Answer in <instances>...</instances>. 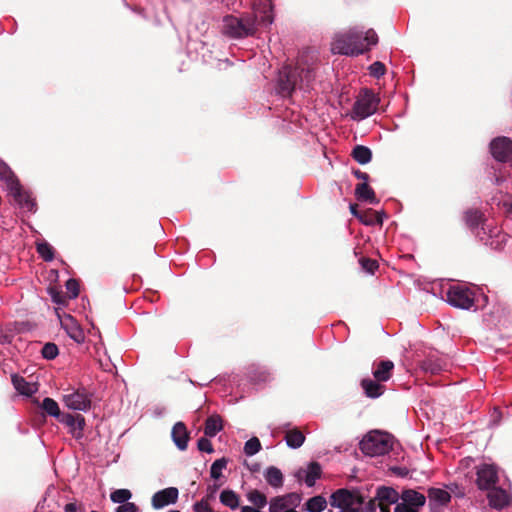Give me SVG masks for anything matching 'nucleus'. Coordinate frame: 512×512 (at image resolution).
Returning a JSON list of instances; mask_svg holds the SVG:
<instances>
[{
	"label": "nucleus",
	"mask_w": 512,
	"mask_h": 512,
	"mask_svg": "<svg viewBox=\"0 0 512 512\" xmlns=\"http://www.w3.org/2000/svg\"><path fill=\"white\" fill-rule=\"evenodd\" d=\"M264 477L267 483L274 488H280L283 485V474L280 469L275 466L269 467L265 471Z\"/></svg>",
	"instance_id": "nucleus-29"
},
{
	"label": "nucleus",
	"mask_w": 512,
	"mask_h": 512,
	"mask_svg": "<svg viewBox=\"0 0 512 512\" xmlns=\"http://www.w3.org/2000/svg\"><path fill=\"white\" fill-rule=\"evenodd\" d=\"M37 252L45 261H52L54 258V249L47 242L39 243L37 245Z\"/></svg>",
	"instance_id": "nucleus-37"
},
{
	"label": "nucleus",
	"mask_w": 512,
	"mask_h": 512,
	"mask_svg": "<svg viewBox=\"0 0 512 512\" xmlns=\"http://www.w3.org/2000/svg\"><path fill=\"white\" fill-rule=\"evenodd\" d=\"M390 505L386 502H378V506L381 512H390Z\"/></svg>",
	"instance_id": "nucleus-57"
},
{
	"label": "nucleus",
	"mask_w": 512,
	"mask_h": 512,
	"mask_svg": "<svg viewBox=\"0 0 512 512\" xmlns=\"http://www.w3.org/2000/svg\"><path fill=\"white\" fill-rule=\"evenodd\" d=\"M255 18H238L227 15L223 18L222 33L231 38H243L255 32Z\"/></svg>",
	"instance_id": "nucleus-4"
},
{
	"label": "nucleus",
	"mask_w": 512,
	"mask_h": 512,
	"mask_svg": "<svg viewBox=\"0 0 512 512\" xmlns=\"http://www.w3.org/2000/svg\"><path fill=\"white\" fill-rule=\"evenodd\" d=\"M359 264L361 265L364 271L370 274H374L379 267L377 260L368 257H361L359 259Z\"/></svg>",
	"instance_id": "nucleus-39"
},
{
	"label": "nucleus",
	"mask_w": 512,
	"mask_h": 512,
	"mask_svg": "<svg viewBox=\"0 0 512 512\" xmlns=\"http://www.w3.org/2000/svg\"><path fill=\"white\" fill-rule=\"evenodd\" d=\"M285 440L290 448L297 449L304 443L305 436L298 428H293L286 431Z\"/></svg>",
	"instance_id": "nucleus-28"
},
{
	"label": "nucleus",
	"mask_w": 512,
	"mask_h": 512,
	"mask_svg": "<svg viewBox=\"0 0 512 512\" xmlns=\"http://www.w3.org/2000/svg\"><path fill=\"white\" fill-rule=\"evenodd\" d=\"M60 423L70 428V432L76 439L83 436L85 427V418L81 414L63 413L59 420Z\"/></svg>",
	"instance_id": "nucleus-13"
},
{
	"label": "nucleus",
	"mask_w": 512,
	"mask_h": 512,
	"mask_svg": "<svg viewBox=\"0 0 512 512\" xmlns=\"http://www.w3.org/2000/svg\"><path fill=\"white\" fill-rule=\"evenodd\" d=\"M362 40L364 41V44L369 48V46H374L378 43V35L373 29H368L365 32L364 37L362 36Z\"/></svg>",
	"instance_id": "nucleus-45"
},
{
	"label": "nucleus",
	"mask_w": 512,
	"mask_h": 512,
	"mask_svg": "<svg viewBox=\"0 0 512 512\" xmlns=\"http://www.w3.org/2000/svg\"><path fill=\"white\" fill-rule=\"evenodd\" d=\"M428 499L430 505L445 506L451 500V495L446 490L440 488H429Z\"/></svg>",
	"instance_id": "nucleus-23"
},
{
	"label": "nucleus",
	"mask_w": 512,
	"mask_h": 512,
	"mask_svg": "<svg viewBox=\"0 0 512 512\" xmlns=\"http://www.w3.org/2000/svg\"><path fill=\"white\" fill-rule=\"evenodd\" d=\"M0 180L4 181L17 201L26 207L32 206L30 197L23 192L21 183L9 165L0 159Z\"/></svg>",
	"instance_id": "nucleus-6"
},
{
	"label": "nucleus",
	"mask_w": 512,
	"mask_h": 512,
	"mask_svg": "<svg viewBox=\"0 0 512 512\" xmlns=\"http://www.w3.org/2000/svg\"><path fill=\"white\" fill-rule=\"evenodd\" d=\"M244 465L247 466V468L251 471V472H254L256 471V463H248L246 460L244 461Z\"/></svg>",
	"instance_id": "nucleus-61"
},
{
	"label": "nucleus",
	"mask_w": 512,
	"mask_h": 512,
	"mask_svg": "<svg viewBox=\"0 0 512 512\" xmlns=\"http://www.w3.org/2000/svg\"><path fill=\"white\" fill-rule=\"evenodd\" d=\"M42 356L47 360H52L57 357L59 350L56 344L48 342L42 348Z\"/></svg>",
	"instance_id": "nucleus-40"
},
{
	"label": "nucleus",
	"mask_w": 512,
	"mask_h": 512,
	"mask_svg": "<svg viewBox=\"0 0 512 512\" xmlns=\"http://www.w3.org/2000/svg\"><path fill=\"white\" fill-rule=\"evenodd\" d=\"M394 369V363L391 360H380L374 363L373 376L378 382H387Z\"/></svg>",
	"instance_id": "nucleus-16"
},
{
	"label": "nucleus",
	"mask_w": 512,
	"mask_h": 512,
	"mask_svg": "<svg viewBox=\"0 0 512 512\" xmlns=\"http://www.w3.org/2000/svg\"><path fill=\"white\" fill-rule=\"evenodd\" d=\"M64 512H84V508L81 504L74 501L64 506Z\"/></svg>",
	"instance_id": "nucleus-51"
},
{
	"label": "nucleus",
	"mask_w": 512,
	"mask_h": 512,
	"mask_svg": "<svg viewBox=\"0 0 512 512\" xmlns=\"http://www.w3.org/2000/svg\"><path fill=\"white\" fill-rule=\"evenodd\" d=\"M241 512H256V507L252 506H243L241 508Z\"/></svg>",
	"instance_id": "nucleus-63"
},
{
	"label": "nucleus",
	"mask_w": 512,
	"mask_h": 512,
	"mask_svg": "<svg viewBox=\"0 0 512 512\" xmlns=\"http://www.w3.org/2000/svg\"><path fill=\"white\" fill-rule=\"evenodd\" d=\"M330 46V50L333 54L351 57L363 55L370 50L362 40V31L355 27L344 32L336 33Z\"/></svg>",
	"instance_id": "nucleus-2"
},
{
	"label": "nucleus",
	"mask_w": 512,
	"mask_h": 512,
	"mask_svg": "<svg viewBox=\"0 0 512 512\" xmlns=\"http://www.w3.org/2000/svg\"><path fill=\"white\" fill-rule=\"evenodd\" d=\"M381 383L382 382H378L376 379L372 380L370 378H365L361 380L360 385L367 397L378 398L385 391V386Z\"/></svg>",
	"instance_id": "nucleus-20"
},
{
	"label": "nucleus",
	"mask_w": 512,
	"mask_h": 512,
	"mask_svg": "<svg viewBox=\"0 0 512 512\" xmlns=\"http://www.w3.org/2000/svg\"><path fill=\"white\" fill-rule=\"evenodd\" d=\"M476 484L480 490H490L498 482V470L491 464H482L477 467Z\"/></svg>",
	"instance_id": "nucleus-9"
},
{
	"label": "nucleus",
	"mask_w": 512,
	"mask_h": 512,
	"mask_svg": "<svg viewBox=\"0 0 512 512\" xmlns=\"http://www.w3.org/2000/svg\"><path fill=\"white\" fill-rule=\"evenodd\" d=\"M61 327L66 331L67 335L77 343H82L85 340V334L77 320L71 316L66 315L61 319Z\"/></svg>",
	"instance_id": "nucleus-14"
},
{
	"label": "nucleus",
	"mask_w": 512,
	"mask_h": 512,
	"mask_svg": "<svg viewBox=\"0 0 512 512\" xmlns=\"http://www.w3.org/2000/svg\"><path fill=\"white\" fill-rule=\"evenodd\" d=\"M392 447V436L378 430L367 433L359 443L362 453L370 457L385 455Z\"/></svg>",
	"instance_id": "nucleus-3"
},
{
	"label": "nucleus",
	"mask_w": 512,
	"mask_h": 512,
	"mask_svg": "<svg viewBox=\"0 0 512 512\" xmlns=\"http://www.w3.org/2000/svg\"><path fill=\"white\" fill-rule=\"evenodd\" d=\"M380 98L370 89H362L353 104L352 119H365L374 114Z\"/></svg>",
	"instance_id": "nucleus-5"
},
{
	"label": "nucleus",
	"mask_w": 512,
	"mask_h": 512,
	"mask_svg": "<svg viewBox=\"0 0 512 512\" xmlns=\"http://www.w3.org/2000/svg\"><path fill=\"white\" fill-rule=\"evenodd\" d=\"M220 502L231 509H236L239 506V497L234 491L225 489L220 494Z\"/></svg>",
	"instance_id": "nucleus-32"
},
{
	"label": "nucleus",
	"mask_w": 512,
	"mask_h": 512,
	"mask_svg": "<svg viewBox=\"0 0 512 512\" xmlns=\"http://www.w3.org/2000/svg\"><path fill=\"white\" fill-rule=\"evenodd\" d=\"M394 471L400 476H406L408 471L405 468H396Z\"/></svg>",
	"instance_id": "nucleus-60"
},
{
	"label": "nucleus",
	"mask_w": 512,
	"mask_h": 512,
	"mask_svg": "<svg viewBox=\"0 0 512 512\" xmlns=\"http://www.w3.org/2000/svg\"><path fill=\"white\" fill-rule=\"evenodd\" d=\"M266 504V496L263 493L258 492V509L264 507Z\"/></svg>",
	"instance_id": "nucleus-56"
},
{
	"label": "nucleus",
	"mask_w": 512,
	"mask_h": 512,
	"mask_svg": "<svg viewBox=\"0 0 512 512\" xmlns=\"http://www.w3.org/2000/svg\"><path fill=\"white\" fill-rule=\"evenodd\" d=\"M376 501H378V499H376V496L370 499L365 505V510L368 512H374L376 510Z\"/></svg>",
	"instance_id": "nucleus-55"
},
{
	"label": "nucleus",
	"mask_w": 512,
	"mask_h": 512,
	"mask_svg": "<svg viewBox=\"0 0 512 512\" xmlns=\"http://www.w3.org/2000/svg\"><path fill=\"white\" fill-rule=\"evenodd\" d=\"M384 215V212H377L371 208H368L361 211V213L358 216V219L360 220L361 223L367 226H372L375 224L382 225Z\"/></svg>",
	"instance_id": "nucleus-24"
},
{
	"label": "nucleus",
	"mask_w": 512,
	"mask_h": 512,
	"mask_svg": "<svg viewBox=\"0 0 512 512\" xmlns=\"http://www.w3.org/2000/svg\"><path fill=\"white\" fill-rule=\"evenodd\" d=\"M197 446L202 452L212 453L214 451L211 441L206 437H201L198 440Z\"/></svg>",
	"instance_id": "nucleus-46"
},
{
	"label": "nucleus",
	"mask_w": 512,
	"mask_h": 512,
	"mask_svg": "<svg viewBox=\"0 0 512 512\" xmlns=\"http://www.w3.org/2000/svg\"><path fill=\"white\" fill-rule=\"evenodd\" d=\"M193 508L195 512H214L208 502L204 499L195 503Z\"/></svg>",
	"instance_id": "nucleus-49"
},
{
	"label": "nucleus",
	"mask_w": 512,
	"mask_h": 512,
	"mask_svg": "<svg viewBox=\"0 0 512 512\" xmlns=\"http://www.w3.org/2000/svg\"><path fill=\"white\" fill-rule=\"evenodd\" d=\"M11 381L14 388L22 395L31 396L37 391L33 384L27 382L24 377L18 374H13Z\"/></svg>",
	"instance_id": "nucleus-25"
},
{
	"label": "nucleus",
	"mask_w": 512,
	"mask_h": 512,
	"mask_svg": "<svg viewBox=\"0 0 512 512\" xmlns=\"http://www.w3.org/2000/svg\"><path fill=\"white\" fill-rule=\"evenodd\" d=\"M351 156L353 159L361 165L367 164L372 159L371 150L363 145H357L353 148L351 152Z\"/></svg>",
	"instance_id": "nucleus-30"
},
{
	"label": "nucleus",
	"mask_w": 512,
	"mask_h": 512,
	"mask_svg": "<svg viewBox=\"0 0 512 512\" xmlns=\"http://www.w3.org/2000/svg\"><path fill=\"white\" fill-rule=\"evenodd\" d=\"M132 497V493L128 489H117L110 494L111 501L114 503L125 504L128 503Z\"/></svg>",
	"instance_id": "nucleus-35"
},
{
	"label": "nucleus",
	"mask_w": 512,
	"mask_h": 512,
	"mask_svg": "<svg viewBox=\"0 0 512 512\" xmlns=\"http://www.w3.org/2000/svg\"><path fill=\"white\" fill-rule=\"evenodd\" d=\"M172 438L175 445L180 450H185L187 448V443L189 440V433L187 428L183 422H177L172 428Z\"/></svg>",
	"instance_id": "nucleus-19"
},
{
	"label": "nucleus",
	"mask_w": 512,
	"mask_h": 512,
	"mask_svg": "<svg viewBox=\"0 0 512 512\" xmlns=\"http://www.w3.org/2000/svg\"><path fill=\"white\" fill-rule=\"evenodd\" d=\"M329 502L332 507L346 509L353 507L354 504H364L365 496L358 488L352 490L341 488L332 493Z\"/></svg>",
	"instance_id": "nucleus-7"
},
{
	"label": "nucleus",
	"mask_w": 512,
	"mask_h": 512,
	"mask_svg": "<svg viewBox=\"0 0 512 512\" xmlns=\"http://www.w3.org/2000/svg\"><path fill=\"white\" fill-rule=\"evenodd\" d=\"M446 296L450 305L460 309H470L475 303L474 293L465 286H451Z\"/></svg>",
	"instance_id": "nucleus-8"
},
{
	"label": "nucleus",
	"mask_w": 512,
	"mask_h": 512,
	"mask_svg": "<svg viewBox=\"0 0 512 512\" xmlns=\"http://www.w3.org/2000/svg\"><path fill=\"white\" fill-rule=\"evenodd\" d=\"M421 367L425 372L438 374L443 370L444 363L439 359L428 358L422 362Z\"/></svg>",
	"instance_id": "nucleus-34"
},
{
	"label": "nucleus",
	"mask_w": 512,
	"mask_h": 512,
	"mask_svg": "<svg viewBox=\"0 0 512 512\" xmlns=\"http://www.w3.org/2000/svg\"><path fill=\"white\" fill-rule=\"evenodd\" d=\"M288 507V501H286V497L277 496L271 499L269 511L270 512H282L284 509Z\"/></svg>",
	"instance_id": "nucleus-38"
},
{
	"label": "nucleus",
	"mask_w": 512,
	"mask_h": 512,
	"mask_svg": "<svg viewBox=\"0 0 512 512\" xmlns=\"http://www.w3.org/2000/svg\"><path fill=\"white\" fill-rule=\"evenodd\" d=\"M353 175L357 179L362 180L363 182L368 183L369 175L366 172H362L361 170L356 169V170L353 171Z\"/></svg>",
	"instance_id": "nucleus-53"
},
{
	"label": "nucleus",
	"mask_w": 512,
	"mask_h": 512,
	"mask_svg": "<svg viewBox=\"0 0 512 512\" xmlns=\"http://www.w3.org/2000/svg\"><path fill=\"white\" fill-rule=\"evenodd\" d=\"M262 6L263 16L261 21L265 24H271L273 22V15L271 14L272 5L269 1H265L263 3H258V10Z\"/></svg>",
	"instance_id": "nucleus-42"
},
{
	"label": "nucleus",
	"mask_w": 512,
	"mask_h": 512,
	"mask_svg": "<svg viewBox=\"0 0 512 512\" xmlns=\"http://www.w3.org/2000/svg\"><path fill=\"white\" fill-rule=\"evenodd\" d=\"M67 297L68 299H75L79 295V283L76 279L70 278L66 282Z\"/></svg>",
	"instance_id": "nucleus-43"
},
{
	"label": "nucleus",
	"mask_w": 512,
	"mask_h": 512,
	"mask_svg": "<svg viewBox=\"0 0 512 512\" xmlns=\"http://www.w3.org/2000/svg\"><path fill=\"white\" fill-rule=\"evenodd\" d=\"M284 497H286V501H288V506L293 505L296 502L300 501V497L296 493H289V494L285 495Z\"/></svg>",
	"instance_id": "nucleus-54"
},
{
	"label": "nucleus",
	"mask_w": 512,
	"mask_h": 512,
	"mask_svg": "<svg viewBox=\"0 0 512 512\" xmlns=\"http://www.w3.org/2000/svg\"><path fill=\"white\" fill-rule=\"evenodd\" d=\"M394 512H418L412 506L406 505L404 503H398L394 509Z\"/></svg>",
	"instance_id": "nucleus-52"
},
{
	"label": "nucleus",
	"mask_w": 512,
	"mask_h": 512,
	"mask_svg": "<svg viewBox=\"0 0 512 512\" xmlns=\"http://www.w3.org/2000/svg\"><path fill=\"white\" fill-rule=\"evenodd\" d=\"M340 512H361V509L359 507H351V508L341 509Z\"/></svg>",
	"instance_id": "nucleus-62"
},
{
	"label": "nucleus",
	"mask_w": 512,
	"mask_h": 512,
	"mask_svg": "<svg viewBox=\"0 0 512 512\" xmlns=\"http://www.w3.org/2000/svg\"><path fill=\"white\" fill-rule=\"evenodd\" d=\"M369 72H370L371 76H373L375 78H380L381 76H383L385 74L386 68L382 62L376 61L370 65Z\"/></svg>",
	"instance_id": "nucleus-44"
},
{
	"label": "nucleus",
	"mask_w": 512,
	"mask_h": 512,
	"mask_svg": "<svg viewBox=\"0 0 512 512\" xmlns=\"http://www.w3.org/2000/svg\"><path fill=\"white\" fill-rule=\"evenodd\" d=\"M401 498L403 503L412 507H421L426 503V497L413 489H405L402 491Z\"/></svg>",
	"instance_id": "nucleus-22"
},
{
	"label": "nucleus",
	"mask_w": 512,
	"mask_h": 512,
	"mask_svg": "<svg viewBox=\"0 0 512 512\" xmlns=\"http://www.w3.org/2000/svg\"><path fill=\"white\" fill-rule=\"evenodd\" d=\"M272 379H273V377H272L271 373L268 372L267 370L258 371V386L261 383H264V384L270 383L272 381Z\"/></svg>",
	"instance_id": "nucleus-50"
},
{
	"label": "nucleus",
	"mask_w": 512,
	"mask_h": 512,
	"mask_svg": "<svg viewBox=\"0 0 512 512\" xmlns=\"http://www.w3.org/2000/svg\"><path fill=\"white\" fill-rule=\"evenodd\" d=\"M350 212L352 213V215H354L357 218H358L359 214L361 213V211L358 210L357 204L350 205Z\"/></svg>",
	"instance_id": "nucleus-58"
},
{
	"label": "nucleus",
	"mask_w": 512,
	"mask_h": 512,
	"mask_svg": "<svg viewBox=\"0 0 512 512\" xmlns=\"http://www.w3.org/2000/svg\"><path fill=\"white\" fill-rule=\"evenodd\" d=\"M315 79V67L299 59L295 66L286 65L280 71L277 92L282 97H290L297 89L307 91Z\"/></svg>",
	"instance_id": "nucleus-1"
},
{
	"label": "nucleus",
	"mask_w": 512,
	"mask_h": 512,
	"mask_svg": "<svg viewBox=\"0 0 512 512\" xmlns=\"http://www.w3.org/2000/svg\"><path fill=\"white\" fill-rule=\"evenodd\" d=\"M284 512H298V511H296L295 509H288V510H286Z\"/></svg>",
	"instance_id": "nucleus-64"
},
{
	"label": "nucleus",
	"mask_w": 512,
	"mask_h": 512,
	"mask_svg": "<svg viewBox=\"0 0 512 512\" xmlns=\"http://www.w3.org/2000/svg\"><path fill=\"white\" fill-rule=\"evenodd\" d=\"M490 152L493 158L502 163L512 159V140L508 137H496L490 143Z\"/></svg>",
	"instance_id": "nucleus-10"
},
{
	"label": "nucleus",
	"mask_w": 512,
	"mask_h": 512,
	"mask_svg": "<svg viewBox=\"0 0 512 512\" xmlns=\"http://www.w3.org/2000/svg\"><path fill=\"white\" fill-rule=\"evenodd\" d=\"M486 220L485 214L478 208H469L463 213V221L472 232L483 229Z\"/></svg>",
	"instance_id": "nucleus-15"
},
{
	"label": "nucleus",
	"mask_w": 512,
	"mask_h": 512,
	"mask_svg": "<svg viewBox=\"0 0 512 512\" xmlns=\"http://www.w3.org/2000/svg\"><path fill=\"white\" fill-rule=\"evenodd\" d=\"M322 469L318 462H311L308 466L307 471L300 469L296 476L301 479L303 474H305V483L308 487H312L315 485L317 479L321 477Z\"/></svg>",
	"instance_id": "nucleus-18"
},
{
	"label": "nucleus",
	"mask_w": 512,
	"mask_h": 512,
	"mask_svg": "<svg viewBox=\"0 0 512 512\" xmlns=\"http://www.w3.org/2000/svg\"><path fill=\"white\" fill-rule=\"evenodd\" d=\"M227 466V459L220 458L213 462L210 468V475L213 479H219L222 476V470Z\"/></svg>",
	"instance_id": "nucleus-36"
},
{
	"label": "nucleus",
	"mask_w": 512,
	"mask_h": 512,
	"mask_svg": "<svg viewBox=\"0 0 512 512\" xmlns=\"http://www.w3.org/2000/svg\"><path fill=\"white\" fill-rule=\"evenodd\" d=\"M489 505L495 509H501L508 505L509 497L505 490L497 488L496 486L488 490Z\"/></svg>",
	"instance_id": "nucleus-17"
},
{
	"label": "nucleus",
	"mask_w": 512,
	"mask_h": 512,
	"mask_svg": "<svg viewBox=\"0 0 512 512\" xmlns=\"http://www.w3.org/2000/svg\"><path fill=\"white\" fill-rule=\"evenodd\" d=\"M376 499L378 502L395 504L399 500V493L392 487L380 486L377 488Z\"/></svg>",
	"instance_id": "nucleus-26"
},
{
	"label": "nucleus",
	"mask_w": 512,
	"mask_h": 512,
	"mask_svg": "<svg viewBox=\"0 0 512 512\" xmlns=\"http://www.w3.org/2000/svg\"><path fill=\"white\" fill-rule=\"evenodd\" d=\"M244 452L247 456L256 454V436L251 437L244 446Z\"/></svg>",
	"instance_id": "nucleus-47"
},
{
	"label": "nucleus",
	"mask_w": 512,
	"mask_h": 512,
	"mask_svg": "<svg viewBox=\"0 0 512 512\" xmlns=\"http://www.w3.org/2000/svg\"><path fill=\"white\" fill-rule=\"evenodd\" d=\"M355 196L359 201H366L370 204H377L379 202L374 190L366 182L358 183L356 185Z\"/></svg>",
	"instance_id": "nucleus-21"
},
{
	"label": "nucleus",
	"mask_w": 512,
	"mask_h": 512,
	"mask_svg": "<svg viewBox=\"0 0 512 512\" xmlns=\"http://www.w3.org/2000/svg\"><path fill=\"white\" fill-rule=\"evenodd\" d=\"M179 491L176 487H168L156 492L151 499L154 509H161L170 504H174L178 500Z\"/></svg>",
	"instance_id": "nucleus-12"
},
{
	"label": "nucleus",
	"mask_w": 512,
	"mask_h": 512,
	"mask_svg": "<svg viewBox=\"0 0 512 512\" xmlns=\"http://www.w3.org/2000/svg\"><path fill=\"white\" fill-rule=\"evenodd\" d=\"M41 408L50 416L56 417L58 421L60 420V417H62L60 408L58 403L49 397H46L43 399Z\"/></svg>",
	"instance_id": "nucleus-31"
},
{
	"label": "nucleus",
	"mask_w": 512,
	"mask_h": 512,
	"mask_svg": "<svg viewBox=\"0 0 512 512\" xmlns=\"http://www.w3.org/2000/svg\"><path fill=\"white\" fill-rule=\"evenodd\" d=\"M116 512H139V508L135 503L128 502V503L119 505L116 508Z\"/></svg>",
	"instance_id": "nucleus-48"
},
{
	"label": "nucleus",
	"mask_w": 512,
	"mask_h": 512,
	"mask_svg": "<svg viewBox=\"0 0 512 512\" xmlns=\"http://www.w3.org/2000/svg\"><path fill=\"white\" fill-rule=\"evenodd\" d=\"M222 428L223 426L221 417L219 415H212L209 416L205 421L204 433L208 437H214L219 431L222 430Z\"/></svg>",
	"instance_id": "nucleus-27"
},
{
	"label": "nucleus",
	"mask_w": 512,
	"mask_h": 512,
	"mask_svg": "<svg viewBox=\"0 0 512 512\" xmlns=\"http://www.w3.org/2000/svg\"><path fill=\"white\" fill-rule=\"evenodd\" d=\"M65 405L73 410L87 411L91 407V397L85 389L73 390L63 396Z\"/></svg>",
	"instance_id": "nucleus-11"
},
{
	"label": "nucleus",
	"mask_w": 512,
	"mask_h": 512,
	"mask_svg": "<svg viewBox=\"0 0 512 512\" xmlns=\"http://www.w3.org/2000/svg\"><path fill=\"white\" fill-rule=\"evenodd\" d=\"M248 498L252 503L256 504V490L250 491L248 493Z\"/></svg>",
	"instance_id": "nucleus-59"
},
{
	"label": "nucleus",
	"mask_w": 512,
	"mask_h": 512,
	"mask_svg": "<svg viewBox=\"0 0 512 512\" xmlns=\"http://www.w3.org/2000/svg\"><path fill=\"white\" fill-rule=\"evenodd\" d=\"M326 506L327 501L321 495L314 496L306 502V507L309 512H322Z\"/></svg>",
	"instance_id": "nucleus-33"
},
{
	"label": "nucleus",
	"mask_w": 512,
	"mask_h": 512,
	"mask_svg": "<svg viewBox=\"0 0 512 512\" xmlns=\"http://www.w3.org/2000/svg\"><path fill=\"white\" fill-rule=\"evenodd\" d=\"M49 294L52 298V301L58 305H66L68 301L67 294L58 290L57 288H49Z\"/></svg>",
	"instance_id": "nucleus-41"
}]
</instances>
